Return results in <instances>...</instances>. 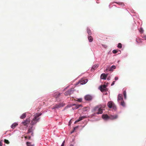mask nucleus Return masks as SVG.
Returning <instances> with one entry per match:
<instances>
[{"instance_id": "obj_23", "label": "nucleus", "mask_w": 146, "mask_h": 146, "mask_svg": "<svg viewBox=\"0 0 146 146\" xmlns=\"http://www.w3.org/2000/svg\"><path fill=\"white\" fill-rule=\"evenodd\" d=\"M123 94L124 96V98L125 99H126L127 98V95L125 91H124L123 92Z\"/></svg>"}, {"instance_id": "obj_32", "label": "nucleus", "mask_w": 146, "mask_h": 146, "mask_svg": "<svg viewBox=\"0 0 146 146\" xmlns=\"http://www.w3.org/2000/svg\"><path fill=\"white\" fill-rule=\"evenodd\" d=\"M78 127V126H77L75 127H74L73 129V130L74 131L76 129H77Z\"/></svg>"}, {"instance_id": "obj_15", "label": "nucleus", "mask_w": 146, "mask_h": 146, "mask_svg": "<svg viewBox=\"0 0 146 146\" xmlns=\"http://www.w3.org/2000/svg\"><path fill=\"white\" fill-rule=\"evenodd\" d=\"M99 66V64H96L94 65L93 66H92V68L91 69L92 71H93V70H94L95 69L97 68Z\"/></svg>"}, {"instance_id": "obj_41", "label": "nucleus", "mask_w": 146, "mask_h": 146, "mask_svg": "<svg viewBox=\"0 0 146 146\" xmlns=\"http://www.w3.org/2000/svg\"><path fill=\"white\" fill-rule=\"evenodd\" d=\"M74 132V130H73V131H71V133H71V134H72V133H73Z\"/></svg>"}, {"instance_id": "obj_13", "label": "nucleus", "mask_w": 146, "mask_h": 146, "mask_svg": "<svg viewBox=\"0 0 146 146\" xmlns=\"http://www.w3.org/2000/svg\"><path fill=\"white\" fill-rule=\"evenodd\" d=\"M102 117L104 120H106L109 118V117L107 114L102 115Z\"/></svg>"}, {"instance_id": "obj_12", "label": "nucleus", "mask_w": 146, "mask_h": 146, "mask_svg": "<svg viewBox=\"0 0 146 146\" xmlns=\"http://www.w3.org/2000/svg\"><path fill=\"white\" fill-rule=\"evenodd\" d=\"M118 117V116L117 115H111L110 116V118L111 119H117Z\"/></svg>"}, {"instance_id": "obj_35", "label": "nucleus", "mask_w": 146, "mask_h": 146, "mask_svg": "<svg viewBox=\"0 0 146 146\" xmlns=\"http://www.w3.org/2000/svg\"><path fill=\"white\" fill-rule=\"evenodd\" d=\"M114 79L115 80H118V78L116 76L115 77Z\"/></svg>"}, {"instance_id": "obj_19", "label": "nucleus", "mask_w": 146, "mask_h": 146, "mask_svg": "<svg viewBox=\"0 0 146 146\" xmlns=\"http://www.w3.org/2000/svg\"><path fill=\"white\" fill-rule=\"evenodd\" d=\"M120 105L122 106L123 107H125V104L123 100L120 103H119Z\"/></svg>"}, {"instance_id": "obj_33", "label": "nucleus", "mask_w": 146, "mask_h": 146, "mask_svg": "<svg viewBox=\"0 0 146 146\" xmlns=\"http://www.w3.org/2000/svg\"><path fill=\"white\" fill-rule=\"evenodd\" d=\"M115 81H113L112 82V84H111V86H112L114 84H115Z\"/></svg>"}, {"instance_id": "obj_20", "label": "nucleus", "mask_w": 146, "mask_h": 146, "mask_svg": "<svg viewBox=\"0 0 146 146\" xmlns=\"http://www.w3.org/2000/svg\"><path fill=\"white\" fill-rule=\"evenodd\" d=\"M88 38L89 42H92L93 40V38L91 36H88Z\"/></svg>"}, {"instance_id": "obj_38", "label": "nucleus", "mask_w": 146, "mask_h": 146, "mask_svg": "<svg viewBox=\"0 0 146 146\" xmlns=\"http://www.w3.org/2000/svg\"><path fill=\"white\" fill-rule=\"evenodd\" d=\"M78 101L80 102L82 101V98H80V99H78Z\"/></svg>"}, {"instance_id": "obj_31", "label": "nucleus", "mask_w": 146, "mask_h": 146, "mask_svg": "<svg viewBox=\"0 0 146 146\" xmlns=\"http://www.w3.org/2000/svg\"><path fill=\"white\" fill-rule=\"evenodd\" d=\"M3 140H1L0 141V146H2V143Z\"/></svg>"}, {"instance_id": "obj_11", "label": "nucleus", "mask_w": 146, "mask_h": 146, "mask_svg": "<svg viewBox=\"0 0 146 146\" xmlns=\"http://www.w3.org/2000/svg\"><path fill=\"white\" fill-rule=\"evenodd\" d=\"M75 106L74 107H73L72 108V109L73 110H76L79 107L81 106H82L81 105H76L75 104H73L72 106Z\"/></svg>"}, {"instance_id": "obj_27", "label": "nucleus", "mask_w": 146, "mask_h": 146, "mask_svg": "<svg viewBox=\"0 0 146 146\" xmlns=\"http://www.w3.org/2000/svg\"><path fill=\"white\" fill-rule=\"evenodd\" d=\"M139 32L141 33H143L144 31V30L142 28H141L139 30Z\"/></svg>"}, {"instance_id": "obj_45", "label": "nucleus", "mask_w": 146, "mask_h": 146, "mask_svg": "<svg viewBox=\"0 0 146 146\" xmlns=\"http://www.w3.org/2000/svg\"><path fill=\"white\" fill-rule=\"evenodd\" d=\"M66 107L65 108V109H66Z\"/></svg>"}, {"instance_id": "obj_44", "label": "nucleus", "mask_w": 146, "mask_h": 146, "mask_svg": "<svg viewBox=\"0 0 146 146\" xmlns=\"http://www.w3.org/2000/svg\"><path fill=\"white\" fill-rule=\"evenodd\" d=\"M104 47H106V45H104Z\"/></svg>"}, {"instance_id": "obj_22", "label": "nucleus", "mask_w": 146, "mask_h": 146, "mask_svg": "<svg viewBox=\"0 0 146 146\" xmlns=\"http://www.w3.org/2000/svg\"><path fill=\"white\" fill-rule=\"evenodd\" d=\"M87 32L90 35H91L92 34L91 31L88 28H87Z\"/></svg>"}, {"instance_id": "obj_36", "label": "nucleus", "mask_w": 146, "mask_h": 146, "mask_svg": "<svg viewBox=\"0 0 146 146\" xmlns=\"http://www.w3.org/2000/svg\"><path fill=\"white\" fill-rule=\"evenodd\" d=\"M111 77L110 76H109L107 78V80L109 81Z\"/></svg>"}, {"instance_id": "obj_18", "label": "nucleus", "mask_w": 146, "mask_h": 146, "mask_svg": "<svg viewBox=\"0 0 146 146\" xmlns=\"http://www.w3.org/2000/svg\"><path fill=\"white\" fill-rule=\"evenodd\" d=\"M116 68V66L114 65L112 66L109 69V71H112L113 69H115Z\"/></svg>"}, {"instance_id": "obj_34", "label": "nucleus", "mask_w": 146, "mask_h": 146, "mask_svg": "<svg viewBox=\"0 0 146 146\" xmlns=\"http://www.w3.org/2000/svg\"><path fill=\"white\" fill-rule=\"evenodd\" d=\"M64 143H65V141H63V142H62V143L61 145V146H64Z\"/></svg>"}, {"instance_id": "obj_2", "label": "nucleus", "mask_w": 146, "mask_h": 146, "mask_svg": "<svg viewBox=\"0 0 146 146\" xmlns=\"http://www.w3.org/2000/svg\"><path fill=\"white\" fill-rule=\"evenodd\" d=\"M108 84V83H107L106 84H104L100 86L99 89L101 92H103L106 91L107 89L106 88V87L107 86Z\"/></svg>"}, {"instance_id": "obj_29", "label": "nucleus", "mask_w": 146, "mask_h": 146, "mask_svg": "<svg viewBox=\"0 0 146 146\" xmlns=\"http://www.w3.org/2000/svg\"><path fill=\"white\" fill-rule=\"evenodd\" d=\"M56 93L57 94H58V96H54L56 98H57L59 97V95H60V94L58 93V92H57Z\"/></svg>"}, {"instance_id": "obj_3", "label": "nucleus", "mask_w": 146, "mask_h": 146, "mask_svg": "<svg viewBox=\"0 0 146 146\" xmlns=\"http://www.w3.org/2000/svg\"><path fill=\"white\" fill-rule=\"evenodd\" d=\"M65 105V104L63 103H60L54 105L52 108V109H58L61 107H63Z\"/></svg>"}, {"instance_id": "obj_21", "label": "nucleus", "mask_w": 146, "mask_h": 146, "mask_svg": "<svg viewBox=\"0 0 146 146\" xmlns=\"http://www.w3.org/2000/svg\"><path fill=\"white\" fill-rule=\"evenodd\" d=\"M86 117V116H80L79 117L78 119L79 121H80L82 120L84 118Z\"/></svg>"}, {"instance_id": "obj_8", "label": "nucleus", "mask_w": 146, "mask_h": 146, "mask_svg": "<svg viewBox=\"0 0 146 146\" xmlns=\"http://www.w3.org/2000/svg\"><path fill=\"white\" fill-rule=\"evenodd\" d=\"M114 104L112 101L109 102L107 104L108 106L110 108H112Z\"/></svg>"}, {"instance_id": "obj_5", "label": "nucleus", "mask_w": 146, "mask_h": 146, "mask_svg": "<svg viewBox=\"0 0 146 146\" xmlns=\"http://www.w3.org/2000/svg\"><path fill=\"white\" fill-rule=\"evenodd\" d=\"M123 100L122 94H119L117 97V102L118 103H120Z\"/></svg>"}, {"instance_id": "obj_25", "label": "nucleus", "mask_w": 146, "mask_h": 146, "mask_svg": "<svg viewBox=\"0 0 146 146\" xmlns=\"http://www.w3.org/2000/svg\"><path fill=\"white\" fill-rule=\"evenodd\" d=\"M117 47L119 48H122L121 44V43H118Z\"/></svg>"}, {"instance_id": "obj_39", "label": "nucleus", "mask_w": 146, "mask_h": 146, "mask_svg": "<svg viewBox=\"0 0 146 146\" xmlns=\"http://www.w3.org/2000/svg\"><path fill=\"white\" fill-rule=\"evenodd\" d=\"M117 3V4H119L121 5H123V4L119 2V3Z\"/></svg>"}, {"instance_id": "obj_42", "label": "nucleus", "mask_w": 146, "mask_h": 146, "mask_svg": "<svg viewBox=\"0 0 146 146\" xmlns=\"http://www.w3.org/2000/svg\"><path fill=\"white\" fill-rule=\"evenodd\" d=\"M70 146H74V145L72 144H70Z\"/></svg>"}, {"instance_id": "obj_37", "label": "nucleus", "mask_w": 146, "mask_h": 146, "mask_svg": "<svg viewBox=\"0 0 146 146\" xmlns=\"http://www.w3.org/2000/svg\"><path fill=\"white\" fill-rule=\"evenodd\" d=\"M108 71H109V70H108V68H106L105 70H104L105 72H107Z\"/></svg>"}, {"instance_id": "obj_14", "label": "nucleus", "mask_w": 146, "mask_h": 146, "mask_svg": "<svg viewBox=\"0 0 146 146\" xmlns=\"http://www.w3.org/2000/svg\"><path fill=\"white\" fill-rule=\"evenodd\" d=\"M18 125V124L17 123H14L11 125V127L12 129H14Z\"/></svg>"}, {"instance_id": "obj_16", "label": "nucleus", "mask_w": 146, "mask_h": 146, "mask_svg": "<svg viewBox=\"0 0 146 146\" xmlns=\"http://www.w3.org/2000/svg\"><path fill=\"white\" fill-rule=\"evenodd\" d=\"M26 116V113H23L20 116V118L21 119H23L25 118Z\"/></svg>"}, {"instance_id": "obj_24", "label": "nucleus", "mask_w": 146, "mask_h": 146, "mask_svg": "<svg viewBox=\"0 0 146 146\" xmlns=\"http://www.w3.org/2000/svg\"><path fill=\"white\" fill-rule=\"evenodd\" d=\"M27 146H34V144H31L30 142H27Z\"/></svg>"}, {"instance_id": "obj_7", "label": "nucleus", "mask_w": 146, "mask_h": 146, "mask_svg": "<svg viewBox=\"0 0 146 146\" xmlns=\"http://www.w3.org/2000/svg\"><path fill=\"white\" fill-rule=\"evenodd\" d=\"M94 110H98V111L96 113L97 114H102L103 113V110L100 108H99L98 107H96L94 108Z\"/></svg>"}, {"instance_id": "obj_1", "label": "nucleus", "mask_w": 146, "mask_h": 146, "mask_svg": "<svg viewBox=\"0 0 146 146\" xmlns=\"http://www.w3.org/2000/svg\"><path fill=\"white\" fill-rule=\"evenodd\" d=\"M42 114V113H37L34 115V117L31 120L30 124V125L32 126L29 129L28 131V133H32V134H33V130L32 128L33 126L36 124L39 121L40 118V116Z\"/></svg>"}, {"instance_id": "obj_40", "label": "nucleus", "mask_w": 146, "mask_h": 146, "mask_svg": "<svg viewBox=\"0 0 146 146\" xmlns=\"http://www.w3.org/2000/svg\"><path fill=\"white\" fill-rule=\"evenodd\" d=\"M79 121L78 120V119L77 120H76V121L75 122H74V123H76L78 122Z\"/></svg>"}, {"instance_id": "obj_6", "label": "nucleus", "mask_w": 146, "mask_h": 146, "mask_svg": "<svg viewBox=\"0 0 146 146\" xmlns=\"http://www.w3.org/2000/svg\"><path fill=\"white\" fill-rule=\"evenodd\" d=\"M88 81V79H86L85 80H82L80 82H78L76 84V85L80 83V85H83L86 84Z\"/></svg>"}, {"instance_id": "obj_26", "label": "nucleus", "mask_w": 146, "mask_h": 146, "mask_svg": "<svg viewBox=\"0 0 146 146\" xmlns=\"http://www.w3.org/2000/svg\"><path fill=\"white\" fill-rule=\"evenodd\" d=\"M112 108L113 110L115 111L117 110V107H116V106L115 105V104L113 106V107H112Z\"/></svg>"}, {"instance_id": "obj_17", "label": "nucleus", "mask_w": 146, "mask_h": 146, "mask_svg": "<svg viewBox=\"0 0 146 146\" xmlns=\"http://www.w3.org/2000/svg\"><path fill=\"white\" fill-rule=\"evenodd\" d=\"M29 121L27 120H26L25 121L22 122V123L24 124L25 125L27 126V124H29Z\"/></svg>"}, {"instance_id": "obj_9", "label": "nucleus", "mask_w": 146, "mask_h": 146, "mask_svg": "<svg viewBox=\"0 0 146 146\" xmlns=\"http://www.w3.org/2000/svg\"><path fill=\"white\" fill-rule=\"evenodd\" d=\"M108 75V74L103 73L101 75L100 78L101 79L105 80L106 79V78L107 77Z\"/></svg>"}, {"instance_id": "obj_10", "label": "nucleus", "mask_w": 146, "mask_h": 146, "mask_svg": "<svg viewBox=\"0 0 146 146\" xmlns=\"http://www.w3.org/2000/svg\"><path fill=\"white\" fill-rule=\"evenodd\" d=\"M92 99L91 96L89 95H86L85 97V99L86 100L89 101L91 100Z\"/></svg>"}, {"instance_id": "obj_43", "label": "nucleus", "mask_w": 146, "mask_h": 146, "mask_svg": "<svg viewBox=\"0 0 146 146\" xmlns=\"http://www.w3.org/2000/svg\"><path fill=\"white\" fill-rule=\"evenodd\" d=\"M71 121V120H70V121H69V123Z\"/></svg>"}, {"instance_id": "obj_28", "label": "nucleus", "mask_w": 146, "mask_h": 146, "mask_svg": "<svg viewBox=\"0 0 146 146\" xmlns=\"http://www.w3.org/2000/svg\"><path fill=\"white\" fill-rule=\"evenodd\" d=\"M4 142L5 143L7 144H9V142L8 140L5 139L4 141Z\"/></svg>"}, {"instance_id": "obj_4", "label": "nucleus", "mask_w": 146, "mask_h": 146, "mask_svg": "<svg viewBox=\"0 0 146 146\" xmlns=\"http://www.w3.org/2000/svg\"><path fill=\"white\" fill-rule=\"evenodd\" d=\"M74 88H71L69 90L67 91L66 92L64 93V95L65 96L70 95L74 92Z\"/></svg>"}, {"instance_id": "obj_30", "label": "nucleus", "mask_w": 146, "mask_h": 146, "mask_svg": "<svg viewBox=\"0 0 146 146\" xmlns=\"http://www.w3.org/2000/svg\"><path fill=\"white\" fill-rule=\"evenodd\" d=\"M112 52L114 54H116L117 52V51L116 50H113Z\"/></svg>"}]
</instances>
